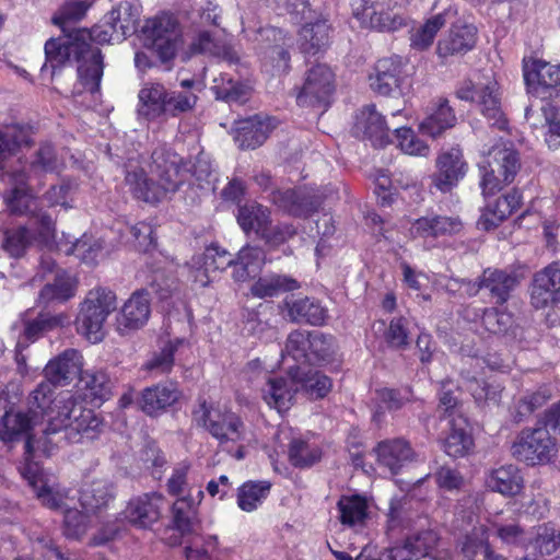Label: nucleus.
Masks as SVG:
<instances>
[{"mask_svg":"<svg viewBox=\"0 0 560 560\" xmlns=\"http://www.w3.org/2000/svg\"><path fill=\"white\" fill-rule=\"evenodd\" d=\"M45 56L42 74L50 68L52 77L58 68L75 61L79 63L78 75L84 89L92 94L100 91L104 70L102 51L98 47L80 40L75 31L48 39L45 44Z\"/></svg>","mask_w":560,"mask_h":560,"instance_id":"nucleus-1","label":"nucleus"},{"mask_svg":"<svg viewBox=\"0 0 560 560\" xmlns=\"http://www.w3.org/2000/svg\"><path fill=\"white\" fill-rule=\"evenodd\" d=\"M59 401L58 417L51 418L44 431L48 443L58 446L63 440L68 443H80L84 439L92 441L103 431V420L92 409L78 404L74 396Z\"/></svg>","mask_w":560,"mask_h":560,"instance_id":"nucleus-2","label":"nucleus"},{"mask_svg":"<svg viewBox=\"0 0 560 560\" xmlns=\"http://www.w3.org/2000/svg\"><path fill=\"white\" fill-rule=\"evenodd\" d=\"M143 47L150 50L164 70H171L183 45V32L177 18L162 13L145 21L141 28Z\"/></svg>","mask_w":560,"mask_h":560,"instance_id":"nucleus-3","label":"nucleus"},{"mask_svg":"<svg viewBox=\"0 0 560 560\" xmlns=\"http://www.w3.org/2000/svg\"><path fill=\"white\" fill-rule=\"evenodd\" d=\"M456 96L462 101L475 103L490 125L503 130L508 120L501 107L499 83L492 71L478 74L474 80H466L456 90Z\"/></svg>","mask_w":560,"mask_h":560,"instance_id":"nucleus-4","label":"nucleus"},{"mask_svg":"<svg viewBox=\"0 0 560 560\" xmlns=\"http://www.w3.org/2000/svg\"><path fill=\"white\" fill-rule=\"evenodd\" d=\"M116 308L117 299L112 290L105 288L90 290L75 318L78 332L94 343L102 341L105 336V322Z\"/></svg>","mask_w":560,"mask_h":560,"instance_id":"nucleus-5","label":"nucleus"},{"mask_svg":"<svg viewBox=\"0 0 560 560\" xmlns=\"http://www.w3.org/2000/svg\"><path fill=\"white\" fill-rule=\"evenodd\" d=\"M337 342L334 336L318 330L307 331L295 329L287 338L284 351L295 361L308 364L329 363L337 352Z\"/></svg>","mask_w":560,"mask_h":560,"instance_id":"nucleus-6","label":"nucleus"},{"mask_svg":"<svg viewBox=\"0 0 560 560\" xmlns=\"http://www.w3.org/2000/svg\"><path fill=\"white\" fill-rule=\"evenodd\" d=\"M521 167L518 152L512 148H493L488 159L479 164L480 187L485 196L494 195L513 182Z\"/></svg>","mask_w":560,"mask_h":560,"instance_id":"nucleus-7","label":"nucleus"},{"mask_svg":"<svg viewBox=\"0 0 560 560\" xmlns=\"http://www.w3.org/2000/svg\"><path fill=\"white\" fill-rule=\"evenodd\" d=\"M335 90V73L327 65L317 63L305 72L302 86L295 89L296 104L324 113L332 102Z\"/></svg>","mask_w":560,"mask_h":560,"instance_id":"nucleus-8","label":"nucleus"},{"mask_svg":"<svg viewBox=\"0 0 560 560\" xmlns=\"http://www.w3.org/2000/svg\"><path fill=\"white\" fill-rule=\"evenodd\" d=\"M39 413L31 411L30 409H19L16 411L8 410L2 416V429L0 430V439L4 442H13L22 436H25V451L33 453L39 444L43 445L44 451L47 452L55 447L54 444L48 443L43 433L40 438H36L32 432L42 424ZM45 429L43 430V432Z\"/></svg>","mask_w":560,"mask_h":560,"instance_id":"nucleus-9","label":"nucleus"},{"mask_svg":"<svg viewBox=\"0 0 560 560\" xmlns=\"http://www.w3.org/2000/svg\"><path fill=\"white\" fill-rule=\"evenodd\" d=\"M556 451L555 440L546 428H525L511 445V454L528 466L548 463Z\"/></svg>","mask_w":560,"mask_h":560,"instance_id":"nucleus-10","label":"nucleus"},{"mask_svg":"<svg viewBox=\"0 0 560 560\" xmlns=\"http://www.w3.org/2000/svg\"><path fill=\"white\" fill-rule=\"evenodd\" d=\"M202 22H211L206 27L201 26L195 31L189 44V52L191 55H205L209 57L221 58L229 62H236L238 60L236 52L228 43L226 35L223 28L218 23V15L213 16L210 13L201 15Z\"/></svg>","mask_w":560,"mask_h":560,"instance_id":"nucleus-11","label":"nucleus"},{"mask_svg":"<svg viewBox=\"0 0 560 560\" xmlns=\"http://www.w3.org/2000/svg\"><path fill=\"white\" fill-rule=\"evenodd\" d=\"M523 73L530 94L541 98L558 95L560 91V65L541 59L524 58Z\"/></svg>","mask_w":560,"mask_h":560,"instance_id":"nucleus-12","label":"nucleus"},{"mask_svg":"<svg viewBox=\"0 0 560 560\" xmlns=\"http://www.w3.org/2000/svg\"><path fill=\"white\" fill-rule=\"evenodd\" d=\"M203 427L219 441L220 445L229 442L237 443L245 438V424L240 416L232 411H221L201 404Z\"/></svg>","mask_w":560,"mask_h":560,"instance_id":"nucleus-13","label":"nucleus"},{"mask_svg":"<svg viewBox=\"0 0 560 560\" xmlns=\"http://www.w3.org/2000/svg\"><path fill=\"white\" fill-rule=\"evenodd\" d=\"M269 200L283 213L303 219L316 213L322 206L320 197L303 187L273 189Z\"/></svg>","mask_w":560,"mask_h":560,"instance_id":"nucleus-14","label":"nucleus"},{"mask_svg":"<svg viewBox=\"0 0 560 560\" xmlns=\"http://www.w3.org/2000/svg\"><path fill=\"white\" fill-rule=\"evenodd\" d=\"M436 171L431 175V186L436 190L451 192L466 176L467 162L459 148H451L441 152L435 161Z\"/></svg>","mask_w":560,"mask_h":560,"instance_id":"nucleus-15","label":"nucleus"},{"mask_svg":"<svg viewBox=\"0 0 560 560\" xmlns=\"http://www.w3.org/2000/svg\"><path fill=\"white\" fill-rule=\"evenodd\" d=\"M151 172L158 177L167 192H175L186 182L183 159L170 148L158 147L151 154Z\"/></svg>","mask_w":560,"mask_h":560,"instance_id":"nucleus-16","label":"nucleus"},{"mask_svg":"<svg viewBox=\"0 0 560 560\" xmlns=\"http://www.w3.org/2000/svg\"><path fill=\"white\" fill-rule=\"evenodd\" d=\"M560 302V266L552 262L536 272L530 284V304L546 308Z\"/></svg>","mask_w":560,"mask_h":560,"instance_id":"nucleus-17","label":"nucleus"},{"mask_svg":"<svg viewBox=\"0 0 560 560\" xmlns=\"http://www.w3.org/2000/svg\"><path fill=\"white\" fill-rule=\"evenodd\" d=\"M390 128L375 105L363 106L355 116L354 132L369 140L375 148H384L393 142Z\"/></svg>","mask_w":560,"mask_h":560,"instance_id":"nucleus-18","label":"nucleus"},{"mask_svg":"<svg viewBox=\"0 0 560 560\" xmlns=\"http://www.w3.org/2000/svg\"><path fill=\"white\" fill-rule=\"evenodd\" d=\"M172 528L179 534L180 537H188V545L192 542L203 544L199 532L201 528L198 517V505L191 498H180L172 505Z\"/></svg>","mask_w":560,"mask_h":560,"instance_id":"nucleus-19","label":"nucleus"},{"mask_svg":"<svg viewBox=\"0 0 560 560\" xmlns=\"http://www.w3.org/2000/svg\"><path fill=\"white\" fill-rule=\"evenodd\" d=\"M151 313L149 292L147 290L136 291L124 304L116 318L117 331L127 335L138 330L145 325Z\"/></svg>","mask_w":560,"mask_h":560,"instance_id":"nucleus-20","label":"nucleus"},{"mask_svg":"<svg viewBox=\"0 0 560 560\" xmlns=\"http://www.w3.org/2000/svg\"><path fill=\"white\" fill-rule=\"evenodd\" d=\"M82 372V355L75 349H67L51 359L44 369V375L54 386L69 385Z\"/></svg>","mask_w":560,"mask_h":560,"instance_id":"nucleus-21","label":"nucleus"},{"mask_svg":"<svg viewBox=\"0 0 560 560\" xmlns=\"http://www.w3.org/2000/svg\"><path fill=\"white\" fill-rule=\"evenodd\" d=\"M477 27L467 23H455L446 36L436 46V54L445 59L452 56H463L470 51L477 43Z\"/></svg>","mask_w":560,"mask_h":560,"instance_id":"nucleus-22","label":"nucleus"},{"mask_svg":"<svg viewBox=\"0 0 560 560\" xmlns=\"http://www.w3.org/2000/svg\"><path fill=\"white\" fill-rule=\"evenodd\" d=\"M481 283L486 287L490 302L503 305L518 287L520 278L512 270L486 268L481 273Z\"/></svg>","mask_w":560,"mask_h":560,"instance_id":"nucleus-23","label":"nucleus"},{"mask_svg":"<svg viewBox=\"0 0 560 560\" xmlns=\"http://www.w3.org/2000/svg\"><path fill=\"white\" fill-rule=\"evenodd\" d=\"M182 392L177 384H156L145 387L137 399V404L145 415L154 417L177 402Z\"/></svg>","mask_w":560,"mask_h":560,"instance_id":"nucleus-24","label":"nucleus"},{"mask_svg":"<svg viewBox=\"0 0 560 560\" xmlns=\"http://www.w3.org/2000/svg\"><path fill=\"white\" fill-rule=\"evenodd\" d=\"M284 306L288 318L295 324L323 326L328 318L327 308L315 298H287Z\"/></svg>","mask_w":560,"mask_h":560,"instance_id":"nucleus-25","label":"nucleus"},{"mask_svg":"<svg viewBox=\"0 0 560 560\" xmlns=\"http://www.w3.org/2000/svg\"><path fill=\"white\" fill-rule=\"evenodd\" d=\"M163 497L160 493H144L129 501L125 517L139 528H148L161 517Z\"/></svg>","mask_w":560,"mask_h":560,"instance_id":"nucleus-26","label":"nucleus"},{"mask_svg":"<svg viewBox=\"0 0 560 560\" xmlns=\"http://www.w3.org/2000/svg\"><path fill=\"white\" fill-rule=\"evenodd\" d=\"M402 68V58L399 56L380 59L375 66V73L370 75L371 89L385 96L399 90Z\"/></svg>","mask_w":560,"mask_h":560,"instance_id":"nucleus-27","label":"nucleus"},{"mask_svg":"<svg viewBox=\"0 0 560 560\" xmlns=\"http://www.w3.org/2000/svg\"><path fill=\"white\" fill-rule=\"evenodd\" d=\"M375 452L378 464L388 468L393 475L398 474L416 457L409 442L401 438L381 441L376 445Z\"/></svg>","mask_w":560,"mask_h":560,"instance_id":"nucleus-28","label":"nucleus"},{"mask_svg":"<svg viewBox=\"0 0 560 560\" xmlns=\"http://www.w3.org/2000/svg\"><path fill=\"white\" fill-rule=\"evenodd\" d=\"M271 126L268 120L258 115L235 122L234 140L242 150H254L268 138Z\"/></svg>","mask_w":560,"mask_h":560,"instance_id":"nucleus-29","label":"nucleus"},{"mask_svg":"<svg viewBox=\"0 0 560 560\" xmlns=\"http://www.w3.org/2000/svg\"><path fill=\"white\" fill-rule=\"evenodd\" d=\"M115 497L113 482L106 479H96L82 488L79 500L86 513L97 515L109 506Z\"/></svg>","mask_w":560,"mask_h":560,"instance_id":"nucleus-30","label":"nucleus"},{"mask_svg":"<svg viewBox=\"0 0 560 560\" xmlns=\"http://www.w3.org/2000/svg\"><path fill=\"white\" fill-rule=\"evenodd\" d=\"M289 375L296 384L295 390L304 389L315 398H324L332 387V382L327 375L308 366H291Z\"/></svg>","mask_w":560,"mask_h":560,"instance_id":"nucleus-31","label":"nucleus"},{"mask_svg":"<svg viewBox=\"0 0 560 560\" xmlns=\"http://www.w3.org/2000/svg\"><path fill=\"white\" fill-rule=\"evenodd\" d=\"M125 182L131 194L145 202H159L167 194L163 185L149 179L141 167L127 168Z\"/></svg>","mask_w":560,"mask_h":560,"instance_id":"nucleus-32","label":"nucleus"},{"mask_svg":"<svg viewBox=\"0 0 560 560\" xmlns=\"http://www.w3.org/2000/svg\"><path fill=\"white\" fill-rule=\"evenodd\" d=\"M54 387L55 386L47 381L40 382L28 395L26 408L31 411H35L37 415L39 413L42 421H44L45 418H47L48 421L51 418H57L61 406L59 400L61 398L72 396L71 394L67 393L65 395H60L58 398H55Z\"/></svg>","mask_w":560,"mask_h":560,"instance_id":"nucleus-33","label":"nucleus"},{"mask_svg":"<svg viewBox=\"0 0 560 560\" xmlns=\"http://www.w3.org/2000/svg\"><path fill=\"white\" fill-rule=\"evenodd\" d=\"M486 483L489 489L505 497H515L524 488L522 474L514 465H504L491 470Z\"/></svg>","mask_w":560,"mask_h":560,"instance_id":"nucleus-34","label":"nucleus"},{"mask_svg":"<svg viewBox=\"0 0 560 560\" xmlns=\"http://www.w3.org/2000/svg\"><path fill=\"white\" fill-rule=\"evenodd\" d=\"M462 226L458 218L432 215L417 219L412 224V232L421 237H438L458 233Z\"/></svg>","mask_w":560,"mask_h":560,"instance_id":"nucleus-35","label":"nucleus"},{"mask_svg":"<svg viewBox=\"0 0 560 560\" xmlns=\"http://www.w3.org/2000/svg\"><path fill=\"white\" fill-rule=\"evenodd\" d=\"M330 25L327 20H317L305 24L301 30V50L308 56H315L325 50L330 42Z\"/></svg>","mask_w":560,"mask_h":560,"instance_id":"nucleus-36","label":"nucleus"},{"mask_svg":"<svg viewBox=\"0 0 560 560\" xmlns=\"http://www.w3.org/2000/svg\"><path fill=\"white\" fill-rule=\"evenodd\" d=\"M236 220L246 235L253 232L257 236L260 235L268 223H272L269 209L256 201L240 206Z\"/></svg>","mask_w":560,"mask_h":560,"instance_id":"nucleus-37","label":"nucleus"},{"mask_svg":"<svg viewBox=\"0 0 560 560\" xmlns=\"http://www.w3.org/2000/svg\"><path fill=\"white\" fill-rule=\"evenodd\" d=\"M35 234L26 225L4 228L1 230V248L11 258H22L33 245Z\"/></svg>","mask_w":560,"mask_h":560,"instance_id":"nucleus-38","label":"nucleus"},{"mask_svg":"<svg viewBox=\"0 0 560 560\" xmlns=\"http://www.w3.org/2000/svg\"><path fill=\"white\" fill-rule=\"evenodd\" d=\"M457 118L454 109L450 106L448 100H440L436 108L420 125L423 135L432 138L440 137L445 130L456 125Z\"/></svg>","mask_w":560,"mask_h":560,"instance_id":"nucleus-39","label":"nucleus"},{"mask_svg":"<svg viewBox=\"0 0 560 560\" xmlns=\"http://www.w3.org/2000/svg\"><path fill=\"white\" fill-rule=\"evenodd\" d=\"M79 383L88 392L86 396L93 401L102 404L112 396L113 382L103 370L82 371L79 376Z\"/></svg>","mask_w":560,"mask_h":560,"instance_id":"nucleus-40","label":"nucleus"},{"mask_svg":"<svg viewBox=\"0 0 560 560\" xmlns=\"http://www.w3.org/2000/svg\"><path fill=\"white\" fill-rule=\"evenodd\" d=\"M488 528L485 525L474 526L457 544L465 560H475L478 555L487 560L488 551L494 552L489 545Z\"/></svg>","mask_w":560,"mask_h":560,"instance_id":"nucleus-41","label":"nucleus"},{"mask_svg":"<svg viewBox=\"0 0 560 560\" xmlns=\"http://www.w3.org/2000/svg\"><path fill=\"white\" fill-rule=\"evenodd\" d=\"M166 89L160 83H151L139 92L138 113L149 120L161 117L165 109Z\"/></svg>","mask_w":560,"mask_h":560,"instance_id":"nucleus-42","label":"nucleus"},{"mask_svg":"<svg viewBox=\"0 0 560 560\" xmlns=\"http://www.w3.org/2000/svg\"><path fill=\"white\" fill-rule=\"evenodd\" d=\"M300 283L292 277L270 275L259 278L250 288L254 296L259 299L273 298L284 292L298 290Z\"/></svg>","mask_w":560,"mask_h":560,"instance_id":"nucleus-43","label":"nucleus"},{"mask_svg":"<svg viewBox=\"0 0 560 560\" xmlns=\"http://www.w3.org/2000/svg\"><path fill=\"white\" fill-rule=\"evenodd\" d=\"M337 506L340 512L339 520L343 525L350 527L362 526L369 517L368 501L359 494L342 495Z\"/></svg>","mask_w":560,"mask_h":560,"instance_id":"nucleus-44","label":"nucleus"},{"mask_svg":"<svg viewBox=\"0 0 560 560\" xmlns=\"http://www.w3.org/2000/svg\"><path fill=\"white\" fill-rule=\"evenodd\" d=\"M527 545L540 556H550L560 547V528L551 522L540 524L534 527Z\"/></svg>","mask_w":560,"mask_h":560,"instance_id":"nucleus-45","label":"nucleus"},{"mask_svg":"<svg viewBox=\"0 0 560 560\" xmlns=\"http://www.w3.org/2000/svg\"><path fill=\"white\" fill-rule=\"evenodd\" d=\"M4 202L13 215H35L37 199L25 186H15L4 192Z\"/></svg>","mask_w":560,"mask_h":560,"instance_id":"nucleus-46","label":"nucleus"},{"mask_svg":"<svg viewBox=\"0 0 560 560\" xmlns=\"http://www.w3.org/2000/svg\"><path fill=\"white\" fill-rule=\"evenodd\" d=\"M271 483L266 480L246 481L237 489V505L252 512L262 503L270 492Z\"/></svg>","mask_w":560,"mask_h":560,"instance_id":"nucleus-47","label":"nucleus"},{"mask_svg":"<svg viewBox=\"0 0 560 560\" xmlns=\"http://www.w3.org/2000/svg\"><path fill=\"white\" fill-rule=\"evenodd\" d=\"M106 21L118 28L117 42H121L137 31L138 15L129 2H121L106 14Z\"/></svg>","mask_w":560,"mask_h":560,"instance_id":"nucleus-48","label":"nucleus"},{"mask_svg":"<svg viewBox=\"0 0 560 560\" xmlns=\"http://www.w3.org/2000/svg\"><path fill=\"white\" fill-rule=\"evenodd\" d=\"M66 323H68V316L65 314L39 313L34 319L25 323L23 336L27 341L34 342L45 332L63 326Z\"/></svg>","mask_w":560,"mask_h":560,"instance_id":"nucleus-49","label":"nucleus"},{"mask_svg":"<svg viewBox=\"0 0 560 560\" xmlns=\"http://www.w3.org/2000/svg\"><path fill=\"white\" fill-rule=\"evenodd\" d=\"M320 456L322 452L317 446H313L300 438L290 441L288 457L294 467H311L320 459Z\"/></svg>","mask_w":560,"mask_h":560,"instance_id":"nucleus-50","label":"nucleus"},{"mask_svg":"<svg viewBox=\"0 0 560 560\" xmlns=\"http://www.w3.org/2000/svg\"><path fill=\"white\" fill-rule=\"evenodd\" d=\"M74 295V288L70 277L56 273L54 281L48 282L40 290L38 301L40 304L65 302Z\"/></svg>","mask_w":560,"mask_h":560,"instance_id":"nucleus-51","label":"nucleus"},{"mask_svg":"<svg viewBox=\"0 0 560 560\" xmlns=\"http://www.w3.org/2000/svg\"><path fill=\"white\" fill-rule=\"evenodd\" d=\"M474 441L466 428L452 422L451 431L444 440L445 453L454 458L467 455L472 448Z\"/></svg>","mask_w":560,"mask_h":560,"instance_id":"nucleus-52","label":"nucleus"},{"mask_svg":"<svg viewBox=\"0 0 560 560\" xmlns=\"http://www.w3.org/2000/svg\"><path fill=\"white\" fill-rule=\"evenodd\" d=\"M165 96L163 115L172 117L191 112L198 101L197 93L194 91L166 90Z\"/></svg>","mask_w":560,"mask_h":560,"instance_id":"nucleus-53","label":"nucleus"},{"mask_svg":"<svg viewBox=\"0 0 560 560\" xmlns=\"http://www.w3.org/2000/svg\"><path fill=\"white\" fill-rule=\"evenodd\" d=\"M464 386L479 406L488 404L495 405L499 404L501 399L502 388L500 385L490 384L477 377H466Z\"/></svg>","mask_w":560,"mask_h":560,"instance_id":"nucleus-54","label":"nucleus"},{"mask_svg":"<svg viewBox=\"0 0 560 560\" xmlns=\"http://www.w3.org/2000/svg\"><path fill=\"white\" fill-rule=\"evenodd\" d=\"M262 394L267 404L279 411L289 408V404L293 398V393L288 387V382L282 377L269 378L266 387L262 389Z\"/></svg>","mask_w":560,"mask_h":560,"instance_id":"nucleus-55","label":"nucleus"},{"mask_svg":"<svg viewBox=\"0 0 560 560\" xmlns=\"http://www.w3.org/2000/svg\"><path fill=\"white\" fill-rule=\"evenodd\" d=\"M446 12L440 13L429 19L421 27H419L410 37L411 47L418 50L429 48L438 32L445 25Z\"/></svg>","mask_w":560,"mask_h":560,"instance_id":"nucleus-56","label":"nucleus"},{"mask_svg":"<svg viewBox=\"0 0 560 560\" xmlns=\"http://www.w3.org/2000/svg\"><path fill=\"white\" fill-rule=\"evenodd\" d=\"M551 398V393L547 387H539L537 390L526 393L515 404V420L523 421L537 409L541 408Z\"/></svg>","mask_w":560,"mask_h":560,"instance_id":"nucleus-57","label":"nucleus"},{"mask_svg":"<svg viewBox=\"0 0 560 560\" xmlns=\"http://www.w3.org/2000/svg\"><path fill=\"white\" fill-rule=\"evenodd\" d=\"M393 127V142L396 141L397 147L407 154L424 155L428 147L424 142L415 135L413 130L409 127L398 126L397 122H392Z\"/></svg>","mask_w":560,"mask_h":560,"instance_id":"nucleus-58","label":"nucleus"},{"mask_svg":"<svg viewBox=\"0 0 560 560\" xmlns=\"http://www.w3.org/2000/svg\"><path fill=\"white\" fill-rule=\"evenodd\" d=\"M296 233V228L291 223L281 222L276 225L268 223L258 237L268 249H277L293 238Z\"/></svg>","mask_w":560,"mask_h":560,"instance_id":"nucleus-59","label":"nucleus"},{"mask_svg":"<svg viewBox=\"0 0 560 560\" xmlns=\"http://www.w3.org/2000/svg\"><path fill=\"white\" fill-rule=\"evenodd\" d=\"M28 144L27 132L19 127L0 130V163L14 154L22 145Z\"/></svg>","mask_w":560,"mask_h":560,"instance_id":"nucleus-60","label":"nucleus"},{"mask_svg":"<svg viewBox=\"0 0 560 560\" xmlns=\"http://www.w3.org/2000/svg\"><path fill=\"white\" fill-rule=\"evenodd\" d=\"M90 527V517L78 509H66L63 512V535L69 539H80Z\"/></svg>","mask_w":560,"mask_h":560,"instance_id":"nucleus-61","label":"nucleus"},{"mask_svg":"<svg viewBox=\"0 0 560 560\" xmlns=\"http://www.w3.org/2000/svg\"><path fill=\"white\" fill-rule=\"evenodd\" d=\"M88 9L89 4L85 1H68L60 8L58 15L52 18V22L60 26L63 33H70L73 30H70L68 24L81 20L85 15Z\"/></svg>","mask_w":560,"mask_h":560,"instance_id":"nucleus-62","label":"nucleus"},{"mask_svg":"<svg viewBox=\"0 0 560 560\" xmlns=\"http://www.w3.org/2000/svg\"><path fill=\"white\" fill-rule=\"evenodd\" d=\"M233 262V256L214 244L208 246L202 254V267L206 273L225 270Z\"/></svg>","mask_w":560,"mask_h":560,"instance_id":"nucleus-63","label":"nucleus"},{"mask_svg":"<svg viewBox=\"0 0 560 560\" xmlns=\"http://www.w3.org/2000/svg\"><path fill=\"white\" fill-rule=\"evenodd\" d=\"M497 537L505 545L526 546L527 536L525 529L517 523H502L499 520L492 522Z\"/></svg>","mask_w":560,"mask_h":560,"instance_id":"nucleus-64","label":"nucleus"}]
</instances>
